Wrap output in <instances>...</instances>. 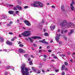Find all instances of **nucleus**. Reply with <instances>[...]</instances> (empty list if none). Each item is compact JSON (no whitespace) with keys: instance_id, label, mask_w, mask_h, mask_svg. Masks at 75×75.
I'll return each mask as SVG.
<instances>
[{"instance_id":"21","label":"nucleus","mask_w":75,"mask_h":75,"mask_svg":"<svg viewBox=\"0 0 75 75\" xmlns=\"http://www.w3.org/2000/svg\"><path fill=\"white\" fill-rule=\"evenodd\" d=\"M8 6H9V7H14V5L11 4H8Z\"/></svg>"},{"instance_id":"4","label":"nucleus","mask_w":75,"mask_h":75,"mask_svg":"<svg viewBox=\"0 0 75 75\" xmlns=\"http://www.w3.org/2000/svg\"><path fill=\"white\" fill-rule=\"evenodd\" d=\"M31 32L29 31H24L23 33H21V35H23V37H28L30 35Z\"/></svg>"},{"instance_id":"40","label":"nucleus","mask_w":75,"mask_h":75,"mask_svg":"<svg viewBox=\"0 0 75 75\" xmlns=\"http://www.w3.org/2000/svg\"><path fill=\"white\" fill-rule=\"evenodd\" d=\"M8 74V72H6L5 73L4 75H7Z\"/></svg>"},{"instance_id":"44","label":"nucleus","mask_w":75,"mask_h":75,"mask_svg":"<svg viewBox=\"0 0 75 75\" xmlns=\"http://www.w3.org/2000/svg\"><path fill=\"white\" fill-rule=\"evenodd\" d=\"M43 57H44L45 58H47V56L46 55H44Z\"/></svg>"},{"instance_id":"33","label":"nucleus","mask_w":75,"mask_h":75,"mask_svg":"<svg viewBox=\"0 0 75 75\" xmlns=\"http://www.w3.org/2000/svg\"><path fill=\"white\" fill-rule=\"evenodd\" d=\"M72 33H71V32H69L68 33V35H71V34H72Z\"/></svg>"},{"instance_id":"9","label":"nucleus","mask_w":75,"mask_h":75,"mask_svg":"<svg viewBox=\"0 0 75 75\" xmlns=\"http://www.w3.org/2000/svg\"><path fill=\"white\" fill-rule=\"evenodd\" d=\"M44 24V20H42V22L40 23H39V27H42Z\"/></svg>"},{"instance_id":"3","label":"nucleus","mask_w":75,"mask_h":75,"mask_svg":"<svg viewBox=\"0 0 75 75\" xmlns=\"http://www.w3.org/2000/svg\"><path fill=\"white\" fill-rule=\"evenodd\" d=\"M32 6H34L35 7H42L44 6V4L40 1H35L34 3L32 4Z\"/></svg>"},{"instance_id":"34","label":"nucleus","mask_w":75,"mask_h":75,"mask_svg":"<svg viewBox=\"0 0 75 75\" xmlns=\"http://www.w3.org/2000/svg\"><path fill=\"white\" fill-rule=\"evenodd\" d=\"M67 32H68V30H67V29L65 30L64 31V33H67Z\"/></svg>"},{"instance_id":"54","label":"nucleus","mask_w":75,"mask_h":75,"mask_svg":"<svg viewBox=\"0 0 75 75\" xmlns=\"http://www.w3.org/2000/svg\"><path fill=\"white\" fill-rule=\"evenodd\" d=\"M43 61H46L45 58H43Z\"/></svg>"},{"instance_id":"42","label":"nucleus","mask_w":75,"mask_h":75,"mask_svg":"<svg viewBox=\"0 0 75 75\" xmlns=\"http://www.w3.org/2000/svg\"><path fill=\"white\" fill-rule=\"evenodd\" d=\"M60 56L61 57H65V54H62V55H60Z\"/></svg>"},{"instance_id":"35","label":"nucleus","mask_w":75,"mask_h":75,"mask_svg":"<svg viewBox=\"0 0 75 75\" xmlns=\"http://www.w3.org/2000/svg\"><path fill=\"white\" fill-rule=\"evenodd\" d=\"M64 64L65 65H68V63L66 62H64Z\"/></svg>"},{"instance_id":"14","label":"nucleus","mask_w":75,"mask_h":75,"mask_svg":"<svg viewBox=\"0 0 75 75\" xmlns=\"http://www.w3.org/2000/svg\"><path fill=\"white\" fill-rule=\"evenodd\" d=\"M55 26L53 25V26H50V28L51 30H54V29H55Z\"/></svg>"},{"instance_id":"29","label":"nucleus","mask_w":75,"mask_h":75,"mask_svg":"<svg viewBox=\"0 0 75 75\" xmlns=\"http://www.w3.org/2000/svg\"><path fill=\"white\" fill-rule=\"evenodd\" d=\"M29 64L30 65H33V63L32 62V61H30V62H29Z\"/></svg>"},{"instance_id":"31","label":"nucleus","mask_w":75,"mask_h":75,"mask_svg":"<svg viewBox=\"0 0 75 75\" xmlns=\"http://www.w3.org/2000/svg\"><path fill=\"white\" fill-rule=\"evenodd\" d=\"M19 47H22L24 46V45L22 44H20L19 45Z\"/></svg>"},{"instance_id":"17","label":"nucleus","mask_w":75,"mask_h":75,"mask_svg":"<svg viewBox=\"0 0 75 75\" xmlns=\"http://www.w3.org/2000/svg\"><path fill=\"white\" fill-rule=\"evenodd\" d=\"M42 43L44 44H48L47 42L45 41V39H43V40H42Z\"/></svg>"},{"instance_id":"39","label":"nucleus","mask_w":75,"mask_h":75,"mask_svg":"<svg viewBox=\"0 0 75 75\" xmlns=\"http://www.w3.org/2000/svg\"><path fill=\"white\" fill-rule=\"evenodd\" d=\"M3 51H4V52H7V50L6 49H4L3 50Z\"/></svg>"},{"instance_id":"25","label":"nucleus","mask_w":75,"mask_h":75,"mask_svg":"<svg viewBox=\"0 0 75 75\" xmlns=\"http://www.w3.org/2000/svg\"><path fill=\"white\" fill-rule=\"evenodd\" d=\"M44 35L46 36H48V34L47 33H45L44 34Z\"/></svg>"},{"instance_id":"52","label":"nucleus","mask_w":75,"mask_h":75,"mask_svg":"<svg viewBox=\"0 0 75 75\" xmlns=\"http://www.w3.org/2000/svg\"><path fill=\"white\" fill-rule=\"evenodd\" d=\"M14 40H15V39L14 38H13V39H11V41H14Z\"/></svg>"},{"instance_id":"36","label":"nucleus","mask_w":75,"mask_h":75,"mask_svg":"<svg viewBox=\"0 0 75 75\" xmlns=\"http://www.w3.org/2000/svg\"><path fill=\"white\" fill-rule=\"evenodd\" d=\"M19 13V11H15V13L16 14H18V13Z\"/></svg>"},{"instance_id":"37","label":"nucleus","mask_w":75,"mask_h":75,"mask_svg":"<svg viewBox=\"0 0 75 75\" xmlns=\"http://www.w3.org/2000/svg\"><path fill=\"white\" fill-rule=\"evenodd\" d=\"M24 8H25V9H26V8H28V6H25L24 7Z\"/></svg>"},{"instance_id":"32","label":"nucleus","mask_w":75,"mask_h":75,"mask_svg":"<svg viewBox=\"0 0 75 75\" xmlns=\"http://www.w3.org/2000/svg\"><path fill=\"white\" fill-rule=\"evenodd\" d=\"M13 10L15 11L17 10V9L16 8V7H13Z\"/></svg>"},{"instance_id":"28","label":"nucleus","mask_w":75,"mask_h":75,"mask_svg":"<svg viewBox=\"0 0 75 75\" xmlns=\"http://www.w3.org/2000/svg\"><path fill=\"white\" fill-rule=\"evenodd\" d=\"M3 17H4L3 19H5L7 18V16L5 15V16H3Z\"/></svg>"},{"instance_id":"1","label":"nucleus","mask_w":75,"mask_h":75,"mask_svg":"<svg viewBox=\"0 0 75 75\" xmlns=\"http://www.w3.org/2000/svg\"><path fill=\"white\" fill-rule=\"evenodd\" d=\"M60 25L61 26L65 27L66 28H69L70 27L74 28L75 27V25L71 22H69L68 23L66 20H64L63 21V22L60 23Z\"/></svg>"},{"instance_id":"45","label":"nucleus","mask_w":75,"mask_h":75,"mask_svg":"<svg viewBox=\"0 0 75 75\" xmlns=\"http://www.w3.org/2000/svg\"><path fill=\"white\" fill-rule=\"evenodd\" d=\"M62 75H65V73L64 72H62Z\"/></svg>"},{"instance_id":"11","label":"nucleus","mask_w":75,"mask_h":75,"mask_svg":"<svg viewBox=\"0 0 75 75\" xmlns=\"http://www.w3.org/2000/svg\"><path fill=\"white\" fill-rule=\"evenodd\" d=\"M16 7L19 10H20V11H21V10H22V8L19 5H17L16 6Z\"/></svg>"},{"instance_id":"26","label":"nucleus","mask_w":75,"mask_h":75,"mask_svg":"<svg viewBox=\"0 0 75 75\" xmlns=\"http://www.w3.org/2000/svg\"><path fill=\"white\" fill-rule=\"evenodd\" d=\"M18 4H19V5H21V1H18Z\"/></svg>"},{"instance_id":"46","label":"nucleus","mask_w":75,"mask_h":75,"mask_svg":"<svg viewBox=\"0 0 75 75\" xmlns=\"http://www.w3.org/2000/svg\"><path fill=\"white\" fill-rule=\"evenodd\" d=\"M55 72H59V70L58 69L55 70Z\"/></svg>"},{"instance_id":"50","label":"nucleus","mask_w":75,"mask_h":75,"mask_svg":"<svg viewBox=\"0 0 75 75\" xmlns=\"http://www.w3.org/2000/svg\"><path fill=\"white\" fill-rule=\"evenodd\" d=\"M52 7L53 8H55V6L52 5Z\"/></svg>"},{"instance_id":"16","label":"nucleus","mask_w":75,"mask_h":75,"mask_svg":"<svg viewBox=\"0 0 75 75\" xmlns=\"http://www.w3.org/2000/svg\"><path fill=\"white\" fill-rule=\"evenodd\" d=\"M14 12L13 11H8V13L10 14H13L14 13Z\"/></svg>"},{"instance_id":"15","label":"nucleus","mask_w":75,"mask_h":75,"mask_svg":"<svg viewBox=\"0 0 75 75\" xmlns=\"http://www.w3.org/2000/svg\"><path fill=\"white\" fill-rule=\"evenodd\" d=\"M0 42H3L4 40V39H3V38L1 37V36H0Z\"/></svg>"},{"instance_id":"8","label":"nucleus","mask_w":75,"mask_h":75,"mask_svg":"<svg viewBox=\"0 0 75 75\" xmlns=\"http://www.w3.org/2000/svg\"><path fill=\"white\" fill-rule=\"evenodd\" d=\"M24 22L28 26H30L31 25V23L28 21H24Z\"/></svg>"},{"instance_id":"20","label":"nucleus","mask_w":75,"mask_h":75,"mask_svg":"<svg viewBox=\"0 0 75 75\" xmlns=\"http://www.w3.org/2000/svg\"><path fill=\"white\" fill-rule=\"evenodd\" d=\"M40 72H41V70H38L36 71L37 74H40Z\"/></svg>"},{"instance_id":"53","label":"nucleus","mask_w":75,"mask_h":75,"mask_svg":"<svg viewBox=\"0 0 75 75\" xmlns=\"http://www.w3.org/2000/svg\"><path fill=\"white\" fill-rule=\"evenodd\" d=\"M39 68L40 69V68H42V66H40L39 67Z\"/></svg>"},{"instance_id":"22","label":"nucleus","mask_w":75,"mask_h":75,"mask_svg":"<svg viewBox=\"0 0 75 75\" xmlns=\"http://www.w3.org/2000/svg\"><path fill=\"white\" fill-rule=\"evenodd\" d=\"M74 30L73 29H71L70 30V33H71L72 34H73V33H74Z\"/></svg>"},{"instance_id":"51","label":"nucleus","mask_w":75,"mask_h":75,"mask_svg":"<svg viewBox=\"0 0 75 75\" xmlns=\"http://www.w3.org/2000/svg\"><path fill=\"white\" fill-rule=\"evenodd\" d=\"M50 48V46H48L47 47V49H49V48Z\"/></svg>"},{"instance_id":"63","label":"nucleus","mask_w":75,"mask_h":75,"mask_svg":"<svg viewBox=\"0 0 75 75\" xmlns=\"http://www.w3.org/2000/svg\"><path fill=\"white\" fill-rule=\"evenodd\" d=\"M31 57H32V58H34V56H33V55H31Z\"/></svg>"},{"instance_id":"5","label":"nucleus","mask_w":75,"mask_h":75,"mask_svg":"<svg viewBox=\"0 0 75 75\" xmlns=\"http://www.w3.org/2000/svg\"><path fill=\"white\" fill-rule=\"evenodd\" d=\"M32 38L33 39H41V38L38 36H32L31 38H29L28 39L31 42H33V40Z\"/></svg>"},{"instance_id":"55","label":"nucleus","mask_w":75,"mask_h":75,"mask_svg":"<svg viewBox=\"0 0 75 75\" xmlns=\"http://www.w3.org/2000/svg\"><path fill=\"white\" fill-rule=\"evenodd\" d=\"M64 38L65 40H67V38L66 37H64Z\"/></svg>"},{"instance_id":"13","label":"nucleus","mask_w":75,"mask_h":75,"mask_svg":"<svg viewBox=\"0 0 75 75\" xmlns=\"http://www.w3.org/2000/svg\"><path fill=\"white\" fill-rule=\"evenodd\" d=\"M61 9L63 13H64V12H65V9H64V5H62L61 6Z\"/></svg>"},{"instance_id":"43","label":"nucleus","mask_w":75,"mask_h":75,"mask_svg":"<svg viewBox=\"0 0 75 75\" xmlns=\"http://www.w3.org/2000/svg\"><path fill=\"white\" fill-rule=\"evenodd\" d=\"M48 52H52V50H48Z\"/></svg>"},{"instance_id":"64","label":"nucleus","mask_w":75,"mask_h":75,"mask_svg":"<svg viewBox=\"0 0 75 75\" xmlns=\"http://www.w3.org/2000/svg\"><path fill=\"white\" fill-rule=\"evenodd\" d=\"M9 23H10V24H12V23H13V22H12V21H11Z\"/></svg>"},{"instance_id":"18","label":"nucleus","mask_w":75,"mask_h":75,"mask_svg":"<svg viewBox=\"0 0 75 75\" xmlns=\"http://www.w3.org/2000/svg\"><path fill=\"white\" fill-rule=\"evenodd\" d=\"M24 56L25 58H29L30 56L28 54H25L24 55Z\"/></svg>"},{"instance_id":"47","label":"nucleus","mask_w":75,"mask_h":75,"mask_svg":"<svg viewBox=\"0 0 75 75\" xmlns=\"http://www.w3.org/2000/svg\"><path fill=\"white\" fill-rule=\"evenodd\" d=\"M61 33L62 34H63V33H64V30H62L61 31Z\"/></svg>"},{"instance_id":"38","label":"nucleus","mask_w":75,"mask_h":75,"mask_svg":"<svg viewBox=\"0 0 75 75\" xmlns=\"http://www.w3.org/2000/svg\"><path fill=\"white\" fill-rule=\"evenodd\" d=\"M42 72H43V74H45V71H44V70L42 69Z\"/></svg>"},{"instance_id":"56","label":"nucleus","mask_w":75,"mask_h":75,"mask_svg":"<svg viewBox=\"0 0 75 75\" xmlns=\"http://www.w3.org/2000/svg\"><path fill=\"white\" fill-rule=\"evenodd\" d=\"M51 61L52 62H55V60H54V59H52L51 60Z\"/></svg>"},{"instance_id":"10","label":"nucleus","mask_w":75,"mask_h":75,"mask_svg":"<svg viewBox=\"0 0 75 75\" xmlns=\"http://www.w3.org/2000/svg\"><path fill=\"white\" fill-rule=\"evenodd\" d=\"M18 51L19 53H24L25 52V51L21 49H19Z\"/></svg>"},{"instance_id":"60","label":"nucleus","mask_w":75,"mask_h":75,"mask_svg":"<svg viewBox=\"0 0 75 75\" xmlns=\"http://www.w3.org/2000/svg\"><path fill=\"white\" fill-rule=\"evenodd\" d=\"M33 46H34V47H37V45H35V44H34L33 45Z\"/></svg>"},{"instance_id":"59","label":"nucleus","mask_w":75,"mask_h":75,"mask_svg":"<svg viewBox=\"0 0 75 75\" xmlns=\"http://www.w3.org/2000/svg\"><path fill=\"white\" fill-rule=\"evenodd\" d=\"M54 58H55V59H57V57L56 56H54Z\"/></svg>"},{"instance_id":"12","label":"nucleus","mask_w":75,"mask_h":75,"mask_svg":"<svg viewBox=\"0 0 75 75\" xmlns=\"http://www.w3.org/2000/svg\"><path fill=\"white\" fill-rule=\"evenodd\" d=\"M6 43L7 45H12V43L11 42L9 41L8 40L7 41Z\"/></svg>"},{"instance_id":"7","label":"nucleus","mask_w":75,"mask_h":75,"mask_svg":"<svg viewBox=\"0 0 75 75\" xmlns=\"http://www.w3.org/2000/svg\"><path fill=\"white\" fill-rule=\"evenodd\" d=\"M56 36H57L56 37L55 40L56 41H58L59 40V37H60V36H62V37H64L65 36V35H61V34L58 35V34H57Z\"/></svg>"},{"instance_id":"30","label":"nucleus","mask_w":75,"mask_h":75,"mask_svg":"<svg viewBox=\"0 0 75 75\" xmlns=\"http://www.w3.org/2000/svg\"><path fill=\"white\" fill-rule=\"evenodd\" d=\"M50 67H51V68H54V66L52 64L50 65Z\"/></svg>"},{"instance_id":"19","label":"nucleus","mask_w":75,"mask_h":75,"mask_svg":"<svg viewBox=\"0 0 75 75\" xmlns=\"http://www.w3.org/2000/svg\"><path fill=\"white\" fill-rule=\"evenodd\" d=\"M65 68V66L64 65H63L62 66V67L61 70L62 71H63L64 69V68Z\"/></svg>"},{"instance_id":"24","label":"nucleus","mask_w":75,"mask_h":75,"mask_svg":"<svg viewBox=\"0 0 75 75\" xmlns=\"http://www.w3.org/2000/svg\"><path fill=\"white\" fill-rule=\"evenodd\" d=\"M7 25L8 27H11V25L10 23H7Z\"/></svg>"},{"instance_id":"27","label":"nucleus","mask_w":75,"mask_h":75,"mask_svg":"<svg viewBox=\"0 0 75 75\" xmlns=\"http://www.w3.org/2000/svg\"><path fill=\"white\" fill-rule=\"evenodd\" d=\"M57 42H59V45H62V42H61L58 41Z\"/></svg>"},{"instance_id":"49","label":"nucleus","mask_w":75,"mask_h":75,"mask_svg":"<svg viewBox=\"0 0 75 75\" xmlns=\"http://www.w3.org/2000/svg\"><path fill=\"white\" fill-rule=\"evenodd\" d=\"M9 34H11V35H12V34H13V33H12V32H9Z\"/></svg>"},{"instance_id":"62","label":"nucleus","mask_w":75,"mask_h":75,"mask_svg":"<svg viewBox=\"0 0 75 75\" xmlns=\"http://www.w3.org/2000/svg\"><path fill=\"white\" fill-rule=\"evenodd\" d=\"M21 42H18V44H21Z\"/></svg>"},{"instance_id":"41","label":"nucleus","mask_w":75,"mask_h":75,"mask_svg":"<svg viewBox=\"0 0 75 75\" xmlns=\"http://www.w3.org/2000/svg\"><path fill=\"white\" fill-rule=\"evenodd\" d=\"M41 52H42V50H39V53H41Z\"/></svg>"},{"instance_id":"6","label":"nucleus","mask_w":75,"mask_h":75,"mask_svg":"<svg viewBox=\"0 0 75 75\" xmlns=\"http://www.w3.org/2000/svg\"><path fill=\"white\" fill-rule=\"evenodd\" d=\"M73 4H75V2L74 1V0H72V1L71 2V3L70 4V8L71 9L72 11H75V8L74 6H73Z\"/></svg>"},{"instance_id":"57","label":"nucleus","mask_w":75,"mask_h":75,"mask_svg":"<svg viewBox=\"0 0 75 75\" xmlns=\"http://www.w3.org/2000/svg\"><path fill=\"white\" fill-rule=\"evenodd\" d=\"M25 40H26V41H28V39L27 38H26Z\"/></svg>"},{"instance_id":"23","label":"nucleus","mask_w":75,"mask_h":75,"mask_svg":"<svg viewBox=\"0 0 75 75\" xmlns=\"http://www.w3.org/2000/svg\"><path fill=\"white\" fill-rule=\"evenodd\" d=\"M10 68H11V67L8 66L6 67V69H10Z\"/></svg>"},{"instance_id":"2","label":"nucleus","mask_w":75,"mask_h":75,"mask_svg":"<svg viewBox=\"0 0 75 75\" xmlns=\"http://www.w3.org/2000/svg\"><path fill=\"white\" fill-rule=\"evenodd\" d=\"M25 64H23L21 67V72L23 75H28L29 72H28V70H29L28 69L25 67Z\"/></svg>"},{"instance_id":"48","label":"nucleus","mask_w":75,"mask_h":75,"mask_svg":"<svg viewBox=\"0 0 75 75\" xmlns=\"http://www.w3.org/2000/svg\"><path fill=\"white\" fill-rule=\"evenodd\" d=\"M72 57H73V58H74V59H75V56H74V54H72Z\"/></svg>"},{"instance_id":"58","label":"nucleus","mask_w":75,"mask_h":75,"mask_svg":"<svg viewBox=\"0 0 75 75\" xmlns=\"http://www.w3.org/2000/svg\"><path fill=\"white\" fill-rule=\"evenodd\" d=\"M57 32H58V33H59V32H60V30L59 29H58L57 30Z\"/></svg>"},{"instance_id":"61","label":"nucleus","mask_w":75,"mask_h":75,"mask_svg":"<svg viewBox=\"0 0 75 75\" xmlns=\"http://www.w3.org/2000/svg\"><path fill=\"white\" fill-rule=\"evenodd\" d=\"M32 69H35V68H34V67H32Z\"/></svg>"}]
</instances>
